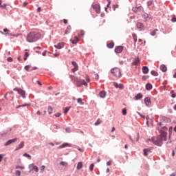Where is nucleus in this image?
<instances>
[{
    "mask_svg": "<svg viewBox=\"0 0 176 176\" xmlns=\"http://www.w3.org/2000/svg\"><path fill=\"white\" fill-rule=\"evenodd\" d=\"M77 102L80 105H84V102H82V99L81 98H78Z\"/></svg>",
    "mask_w": 176,
    "mask_h": 176,
    "instance_id": "7c9ffc66",
    "label": "nucleus"
},
{
    "mask_svg": "<svg viewBox=\"0 0 176 176\" xmlns=\"http://www.w3.org/2000/svg\"><path fill=\"white\" fill-rule=\"evenodd\" d=\"M23 156L25 157L29 158V160L32 159V156L30 155H28V153H24L23 155Z\"/></svg>",
    "mask_w": 176,
    "mask_h": 176,
    "instance_id": "4c0bfd02",
    "label": "nucleus"
},
{
    "mask_svg": "<svg viewBox=\"0 0 176 176\" xmlns=\"http://www.w3.org/2000/svg\"><path fill=\"white\" fill-rule=\"evenodd\" d=\"M132 37H133V41H135L133 45L135 46V43L137 42V35L135 33H133V34H132Z\"/></svg>",
    "mask_w": 176,
    "mask_h": 176,
    "instance_id": "a878e982",
    "label": "nucleus"
},
{
    "mask_svg": "<svg viewBox=\"0 0 176 176\" xmlns=\"http://www.w3.org/2000/svg\"><path fill=\"white\" fill-rule=\"evenodd\" d=\"M60 165L67 166V162H60Z\"/></svg>",
    "mask_w": 176,
    "mask_h": 176,
    "instance_id": "a18cd8bd",
    "label": "nucleus"
},
{
    "mask_svg": "<svg viewBox=\"0 0 176 176\" xmlns=\"http://www.w3.org/2000/svg\"><path fill=\"white\" fill-rule=\"evenodd\" d=\"M85 35V31L84 30H80L79 32H78V36L79 38H82Z\"/></svg>",
    "mask_w": 176,
    "mask_h": 176,
    "instance_id": "bb28decb",
    "label": "nucleus"
},
{
    "mask_svg": "<svg viewBox=\"0 0 176 176\" xmlns=\"http://www.w3.org/2000/svg\"><path fill=\"white\" fill-rule=\"evenodd\" d=\"M0 8H2L3 9H5L6 8V4H1L0 6Z\"/></svg>",
    "mask_w": 176,
    "mask_h": 176,
    "instance_id": "864d4df0",
    "label": "nucleus"
},
{
    "mask_svg": "<svg viewBox=\"0 0 176 176\" xmlns=\"http://www.w3.org/2000/svg\"><path fill=\"white\" fill-rule=\"evenodd\" d=\"M140 63V59L138 57L135 58V60H133V64L135 65H138Z\"/></svg>",
    "mask_w": 176,
    "mask_h": 176,
    "instance_id": "aec40b11",
    "label": "nucleus"
},
{
    "mask_svg": "<svg viewBox=\"0 0 176 176\" xmlns=\"http://www.w3.org/2000/svg\"><path fill=\"white\" fill-rule=\"evenodd\" d=\"M67 19H63V23H65V24H67Z\"/></svg>",
    "mask_w": 176,
    "mask_h": 176,
    "instance_id": "69168bd1",
    "label": "nucleus"
},
{
    "mask_svg": "<svg viewBox=\"0 0 176 176\" xmlns=\"http://www.w3.org/2000/svg\"><path fill=\"white\" fill-rule=\"evenodd\" d=\"M3 158V155H0V162H2Z\"/></svg>",
    "mask_w": 176,
    "mask_h": 176,
    "instance_id": "13d9d810",
    "label": "nucleus"
},
{
    "mask_svg": "<svg viewBox=\"0 0 176 176\" xmlns=\"http://www.w3.org/2000/svg\"><path fill=\"white\" fill-rule=\"evenodd\" d=\"M82 168V162H78L77 165V169L80 170Z\"/></svg>",
    "mask_w": 176,
    "mask_h": 176,
    "instance_id": "72a5a7b5",
    "label": "nucleus"
},
{
    "mask_svg": "<svg viewBox=\"0 0 176 176\" xmlns=\"http://www.w3.org/2000/svg\"><path fill=\"white\" fill-rule=\"evenodd\" d=\"M39 38V34L38 32H30L27 36L28 41L32 43L38 41Z\"/></svg>",
    "mask_w": 176,
    "mask_h": 176,
    "instance_id": "f03ea898",
    "label": "nucleus"
},
{
    "mask_svg": "<svg viewBox=\"0 0 176 176\" xmlns=\"http://www.w3.org/2000/svg\"><path fill=\"white\" fill-rule=\"evenodd\" d=\"M132 10L133 12L138 13L141 12L143 10V8L142 6L134 7L132 8Z\"/></svg>",
    "mask_w": 176,
    "mask_h": 176,
    "instance_id": "1a4fd4ad",
    "label": "nucleus"
},
{
    "mask_svg": "<svg viewBox=\"0 0 176 176\" xmlns=\"http://www.w3.org/2000/svg\"><path fill=\"white\" fill-rule=\"evenodd\" d=\"M3 31L4 32H6V33L10 32V30H8L7 28L3 30Z\"/></svg>",
    "mask_w": 176,
    "mask_h": 176,
    "instance_id": "6e6d98bb",
    "label": "nucleus"
},
{
    "mask_svg": "<svg viewBox=\"0 0 176 176\" xmlns=\"http://www.w3.org/2000/svg\"><path fill=\"white\" fill-rule=\"evenodd\" d=\"M151 89H152V85H151V83H147L146 85V89L149 91Z\"/></svg>",
    "mask_w": 176,
    "mask_h": 176,
    "instance_id": "c756f323",
    "label": "nucleus"
},
{
    "mask_svg": "<svg viewBox=\"0 0 176 176\" xmlns=\"http://www.w3.org/2000/svg\"><path fill=\"white\" fill-rule=\"evenodd\" d=\"M69 109H70L69 107H66V108L65 109L64 113H65V114H67V113L69 112Z\"/></svg>",
    "mask_w": 176,
    "mask_h": 176,
    "instance_id": "49530a36",
    "label": "nucleus"
},
{
    "mask_svg": "<svg viewBox=\"0 0 176 176\" xmlns=\"http://www.w3.org/2000/svg\"><path fill=\"white\" fill-rule=\"evenodd\" d=\"M149 152H151L150 149L144 148V155L148 156V153H149Z\"/></svg>",
    "mask_w": 176,
    "mask_h": 176,
    "instance_id": "c85d7f7f",
    "label": "nucleus"
},
{
    "mask_svg": "<svg viewBox=\"0 0 176 176\" xmlns=\"http://www.w3.org/2000/svg\"><path fill=\"white\" fill-rule=\"evenodd\" d=\"M172 21H173V22H176V18H175V17L173 18V19H172Z\"/></svg>",
    "mask_w": 176,
    "mask_h": 176,
    "instance_id": "338daca9",
    "label": "nucleus"
},
{
    "mask_svg": "<svg viewBox=\"0 0 176 176\" xmlns=\"http://www.w3.org/2000/svg\"><path fill=\"white\" fill-rule=\"evenodd\" d=\"M171 97H172L173 98H176V94H173L172 96H171Z\"/></svg>",
    "mask_w": 176,
    "mask_h": 176,
    "instance_id": "e2e57ef3",
    "label": "nucleus"
},
{
    "mask_svg": "<svg viewBox=\"0 0 176 176\" xmlns=\"http://www.w3.org/2000/svg\"><path fill=\"white\" fill-rule=\"evenodd\" d=\"M111 73L118 78H120L121 77V70L118 67H115L113 69H111Z\"/></svg>",
    "mask_w": 176,
    "mask_h": 176,
    "instance_id": "7ed1b4c3",
    "label": "nucleus"
},
{
    "mask_svg": "<svg viewBox=\"0 0 176 176\" xmlns=\"http://www.w3.org/2000/svg\"><path fill=\"white\" fill-rule=\"evenodd\" d=\"M99 96L101 98H104L106 96V92L104 91H101L99 94Z\"/></svg>",
    "mask_w": 176,
    "mask_h": 176,
    "instance_id": "b1692460",
    "label": "nucleus"
},
{
    "mask_svg": "<svg viewBox=\"0 0 176 176\" xmlns=\"http://www.w3.org/2000/svg\"><path fill=\"white\" fill-rule=\"evenodd\" d=\"M136 27L139 31H142L144 30V25L142 23H138L136 24Z\"/></svg>",
    "mask_w": 176,
    "mask_h": 176,
    "instance_id": "9d476101",
    "label": "nucleus"
},
{
    "mask_svg": "<svg viewBox=\"0 0 176 176\" xmlns=\"http://www.w3.org/2000/svg\"><path fill=\"white\" fill-rule=\"evenodd\" d=\"M28 106H30V104H23L22 105H19L18 107H16V109H19L21 107H28Z\"/></svg>",
    "mask_w": 176,
    "mask_h": 176,
    "instance_id": "79ce46f5",
    "label": "nucleus"
},
{
    "mask_svg": "<svg viewBox=\"0 0 176 176\" xmlns=\"http://www.w3.org/2000/svg\"><path fill=\"white\" fill-rule=\"evenodd\" d=\"M78 66H77V67H74V68L72 69V72H73V73H75L76 71H78Z\"/></svg>",
    "mask_w": 176,
    "mask_h": 176,
    "instance_id": "37998d69",
    "label": "nucleus"
},
{
    "mask_svg": "<svg viewBox=\"0 0 176 176\" xmlns=\"http://www.w3.org/2000/svg\"><path fill=\"white\" fill-rule=\"evenodd\" d=\"M157 31H158L157 30H152V31L151 32V36H155V35H156V32H157Z\"/></svg>",
    "mask_w": 176,
    "mask_h": 176,
    "instance_id": "ea45409f",
    "label": "nucleus"
},
{
    "mask_svg": "<svg viewBox=\"0 0 176 176\" xmlns=\"http://www.w3.org/2000/svg\"><path fill=\"white\" fill-rule=\"evenodd\" d=\"M170 176H176V173H172Z\"/></svg>",
    "mask_w": 176,
    "mask_h": 176,
    "instance_id": "774afa93",
    "label": "nucleus"
},
{
    "mask_svg": "<svg viewBox=\"0 0 176 176\" xmlns=\"http://www.w3.org/2000/svg\"><path fill=\"white\" fill-rule=\"evenodd\" d=\"M60 116H61V113H57L55 114V116H56V118H59Z\"/></svg>",
    "mask_w": 176,
    "mask_h": 176,
    "instance_id": "5fc2aeb1",
    "label": "nucleus"
},
{
    "mask_svg": "<svg viewBox=\"0 0 176 176\" xmlns=\"http://www.w3.org/2000/svg\"><path fill=\"white\" fill-rule=\"evenodd\" d=\"M166 131H167V128L166 126H164L161 130L160 136H158V137H160L162 140H164V141H166V136H167Z\"/></svg>",
    "mask_w": 176,
    "mask_h": 176,
    "instance_id": "39448f33",
    "label": "nucleus"
},
{
    "mask_svg": "<svg viewBox=\"0 0 176 176\" xmlns=\"http://www.w3.org/2000/svg\"><path fill=\"white\" fill-rule=\"evenodd\" d=\"M161 120H162V122H167V123H168V122H170V118H167V117H166V116H162V117H161Z\"/></svg>",
    "mask_w": 176,
    "mask_h": 176,
    "instance_id": "f3484780",
    "label": "nucleus"
},
{
    "mask_svg": "<svg viewBox=\"0 0 176 176\" xmlns=\"http://www.w3.org/2000/svg\"><path fill=\"white\" fill-rule=\"evenodd\" d=\"M111 161H109L107 163V166H111Z\"/></svg>",
    "mask_w": 176,
    "mask_h": 176,
    "instance_id": "680f3d73",
    "label": "nucleus"
},
{
    "mask_svg": "<svg viewBox=\"0 0 176 176\" xmlns=\"http://www.w3.org/2000/svg\"><path fill=\"white\" fill-rule=\"evenodd\" d=\"M142 18L145 21H152V16L151 15H149L148 14H143Z\"/></svg>",
    "mask_w": 176,
    "mask_h": 176,
    "instance_id": "6e6552de",
    "label": "nucleus"
},
{
    "mask_svg": "<svg viewBox=\"0 0 176 176\" xmlns=\"http://www.w3.org/2000/svg\"><path fill=\"white\" fill-rule=\"evenodd\" d=\"M15 175H16V176H21V172H20V170H16L15 171Z\"/></svg>",
    "mask_w": 176,
    "mask_h": 176,
    "instance_id": "c03bdc74",
    "label": "nucleus"
},
{
    "mask_svg": "<svg viewBox=\"0 0 176 176\" xmlns=\"http://www.w3.org/2000/svg\"><path fill=\"white\" fill-rule=\"evenodd\" d=\"M160 70H161L162 72H166V70H167L166 66L165 65H161V66H160Z\"/></svg>",
    "mask_w": 176,
    "mask_h": 176,
    "instance_id": "5701e85b",
    "label": "nucleus"
},
{
    "mask_svg": "<svg viewBox=\"0 0 176 176\" xmlns=\"http://www.w3.org/2000/svg\"><path fill=\"white\" fill-rule=\"evenodd\" d=\"M94 164H91V165H89V170H91L92 172L94 170Z\"/></svg>",
    "mask_w": 176,
    "mask_h": 176,
    "instance_id": "de8ad7c7",
    "label": "nucleus"
},
{
    "mask_svg": "<svg viewBox=\"0 0 176 176\" xmlns=\"http://www.w3.org/2000/svg\"><path fill=\"white\" fill-rule=\"evenodd\" d=\"M70 78L72 79V81L76 84L77 87H81L82 85L87 86V83L85 81V80L78 79L74 76H70Z\"/></svg>",
    "mask_w": 176,
    "mask_h": 176,
    "instance_id": "f257e3e1",
    "label": "nucleus"
},
{
    "mask_svg": "<svg viewBox=\"0 0 176 176\" xmlns=\"http://www.w3.org/2000/svg\"><path fill=\"white\" fill-rule=\"evenodd\" d=\"M163 140H164L162 139L161 136H157V138L153 139V142L157 146H162Z\"/></svg>",
    "mask_w": 176,
    "mask_h": 176,
    "instance_id": "20e7f679",
    "label": "nucleus"
},
{
    "mask_svg": "<svg viewBox=\"0 0 176 176\" xmlns=\"http://www.w3.org/2000/svg\"><path fill=\"white\" fill-rule=\"evenodd\" d=\"M78 41H79V38H78V37H74V39L72 41V43L73 44H76L78 42Z\"/></svg>",
    "mask_w": 176,
    "mask_h": 176,
    "instance_id": "f704fd0d",
    "label": "nucleus"
},
{
    "mask_svg": "<svg viewBox=\"0 0 176 176\" xmlns=\"http://www.w3.org/2000/svg\"><path fill=\"white\" fill-rule=\"evenodd\" d=\"M86 80H87V82H90V78H89V77H87V78H86Z\"/></svg>",
    "mask_w": 176,
    "mask_h": 176,
    "instance_id": "0e129e2a",
    "label": "nucleus"
},
{
    "mask_svg": "<svg viewBox=\"0 0 176 176\" xmlns=\"http://www.w3.org/2000/svg\"><path fill=\"white\" fill-rule=\"evenodd\" d=\"M144 103L146 106H150L151 104V98L150 97H146L144 99Z\"/></svg>",
    "mask_w": 176,
    "mask_h": 176,
    "instance_id": "4468645a",
    "label": "nucleus"
},
{
    "mask_svg": "<svg viewBox=\"0 0 176 176\" xmlns=\"http://www.w3.org/2000/svg\"><path fill=\"white\" fill-rule=\"evenodd\" d=\"M48 113L49 114L53 113V108L51 106L48 107Z\"/></svg>",
    "mask_w": 176,
    "mask_h": 176,
    "instance_id": "c9c22d12",
    "label": "nucleus"
},
{
    "mask_svg": "<svg viewBox=\"0 0 176 176\" xmlns=\"http://www.w3.org/2000/svg\"><path fill=\"white\" fill-rule=\"evenodd\" d=\"M28 56H30V54L28 52H25L24 57H23L24 61L27 60V58H28Z\"/></svg>",
    "mask_w": 176,
    "mask_h": 176,
    "instance_id": "2f4dec72",
    "label": "nucleus"
},
{
    "mask_svg": "<svg viewBox=\"0 0 176 176\" xmlns=\"http://www.w3.org/2000/svg\"><path fill=\"white\" fill-rule=\"evenodd\" d=\"M56 48L60 50L64 47V43H59L57 45H54Z\"/></svg>",
    "mask_w": 176,
    "mask_h": 176,
    "instance_id": "dca6fc26",
    "label": "nucleus"
},
{
    "mask_svg": "<svg viewBox=\"0 0 176 176\" xmlns=\"http://www.w3.org/2000/svg\"><path fill=\"white\" fill-rule=\"evenodd\" d=\"M172 130H173V127L172 126L169 127L168 132L171 133Z\"/></svg>",
    "mask_w": 176,
    "mask_h": 176,
    "instance_id": "052dcab7",
    "label": "nucleus"
},
{
    "mask_svg": "<svg viewBox=\"0 0 176 176\" xmlns=\"http://www.w3.org/2000/svg\"><path fill=\"white\" fill-rule=\"evenodd\" d=\"M67 133H70L71 132V129L69 128H66L65 129Z\"/></svg>",
    "mask_w": 176,
    "mask_h": 176,
    "instance_id": "4d7b16f0",
    "label": "nucleus"
},
{
    "mask_svg": "<svg viewBox=\"0 0 176 176\" xmlns=\"http://www.w3.org/2000/svg\"><path fill=\"white\" fill-rule=\"evenodd\" d=\"M67 146H69V147H71V144H69V143H63L62 145L59 146V148H63L65 147H67Z\"/></svg>",
    "mask_w": 176,
    "mask_h": 176,
    "instance_id": "4be33fe9",
    "label": "nucleus"
},
{
    "mask_svg": "<svg viewBox=\"0 0 176 176\" xmlns=\"http://www.w3.org/2000/svg\"><path fill=\"white\" fill-rule=\"evenodd\" d=\"M151 74L154 76H158V73L155 70L151 71Z\"/></svg>",
    "mask_w": 176,
    "mask_h": 176,
    "instance_id": "a19ab883",
    "label": "nucleus"
},
{
    "mask_svg": "<svg viewBox=\"0 0 176 176\" xmlns=\"http://www.w3.org/2000/svg\"><path fill=\"white\" fill-rule=\"evenodd\" d=\"M29 168H32V170H34L36 173H38L39 171L38 167L35 166L34 164H30Z\"/></svg>",
    "mask_w": 176,
    "mask_h": 176,
    "instance_id": "9b49d317",
    "label": "nucleus"
},
{
    "mask_svg": "<svg viewBox=\"0 0 176 176\" xmlns=\"http://www.w3.org/2000/svg\"><path fill=\"white\" fill-rule=\"evenodd\" d=\"M28 3L27 2L23 3V7H26Z\"/></svg>",
    "mask_w": 176,
    "mask_h": 176,
    "instance_id": "bf43d9fd",
    "label": "nucleus"
},
{
    "mask_svg": "<svg viewBox=\"0 0 176 176\" xmlns=\"http://www.w3.org/2000/svg\"><path fill=\"white\" fill-rule=\"evenodd\" d=\"M15 168L16 169L24 170L25 169V166H16Z\"/></svg>",
    "mask_w": 176,
    "mask_h": 176,
    "instance_id": "58836bf2",
    "label": "nucleus"
},
{
    "mask_svg": "<svg viewBox=\"0 0 176 176\" xmlns=\"http://www.w3.org/2000/svg\"><path fill=\"white\" fill-rule=\"evenodd\" d=\"M107 46L108 48L111 49V48L114 47V43L113 42L109 43L107 44Z\"/></svg>",
    "mask_w": 176,
    "mask_h": 176,
    "instance_id": "cd10ccee",
    "label": "nucleus"
},
{
    "mask_svg": "<svg viewBox=\"0 0 176 176\" xmlns=\"http://www.w3.org/2000/svg\"><path fill=\"white\" fill-rule=\"evenodd\" d=\"M113 85L116 89H122L124 88V85H123L122 83L118 84V82H113Z\"/></svg>",
    "mask_w": 176,
    "mask_h": 176,
    "instance_id": "ddd939ff",
    "label": "nucleus"
},
{
    "mask_svg": "<svg viewBox=\"0 0 176 176\" xmlns=\"http://www.w3.org/2000/svg\"><path fill=\"white\" fill-rule=\"evenodd\" d=\"M45 166L43 165L41 168V173H43V171H45Z\"/></svg>",
    "mask_w": 176,
    "mask_h": 176,
    "instance_id": "09e8293b",
    "label": "nucleus"
},
{
    "mask_svg": "<svg viewBox=\"0 0 176 176\" xmlns=\"http://www.w3.org/2000/svg\"><path fill=\"white\" fill-rule=\"evenodd\" d=\"M92 8L94 10H95L96 14L100 13V6L99 4H93Z\"/></svg>",
    "mask_w": 176,
    "mask_h": 176,
    "instance_id": "0eeeda50",
    "label": "nucleus"
},
{
    "mask_svg": "<svg viewBox=\"0 0 176 176\" xmlns=\"http://www.w3.org/2000/svg\"><path fill=\"white\" fill-rule=\"evenodd\" d=\"M148 71H149V69H148V67L144 66L142 67V72H143L144 74H148Z\"/></svg>",
    "mask_w": 176,
    "mask_h": 176,
    "instance_id": "393cba45",
    "label": "nucleus"
},
{
    "mask_svg": "<svg viewBox=\"0 0 176 176\" xmlns=\"http://www.w3.org/2000/svg\"><path fill=\"white\" fill-rule=\"evenodd\" d=\"M142 98V94H138L135 96V99L136 100H140Z\"/></svg>",
    "mask_w": 176,
    "mask_h": 176,
    "instance_id": "473e14b6",
    "label": "nucleus"
},
{
    "mask_svg": "<svg viewBox=\"0 0 176 176\" xmlns=\"http://www.w3.org/2000/svg\"><path fill=\"white\" fill-rule=\"evenodd\" d=\"M7 61H8V62H12V61H13V59H12V57H8V58H7Z\"/></svg>",
    "mask_w": 176,
    "mask_h": 176,
    "instance_id": "603ef678",
    "label": "nucleus"
},
{
    "mask_svg": "<svg viewBox=\"0 0 176 176\" xmlns=\"http://www.w3.org/2000/svg\"><path fill=\"white\" fill-rule=\"evenodd\" d=\"M102 121H101L100 119H98L97 121L95 122V126H98L100 125Z\"/></svg>",
    "mask_w": 176,
    "mask_h": 176,
    "instance_id": "e433bc0d",
    "label": "nucleus"
},
{
    "mask_svg": "<svg viewBox=\"0 0 176 176\" xmlns=\"http://www.w3.org/2000/svg\"><path fill=\"white\" fill-rule=\"evenodd\" d=\"M17 138H14L12 140H8V142H6L5 143V146H10V144H12V143L14 142H16L17 141Z\"/></svg>",
    "mask_w": 176,
    "mask_h": 176,
    "instance_id": "f8f14e48",
    "label": "nucleus"
},
{
    "mask_svg": "<svg viewBox=\"0 0 176 176\" xmlns=\"http://www.w3.org/2000/svg\"><path fill=\"white\" fill-rule=\"evenodd\" d=\"M71 30H72L71 25L67 26L66 28V30L65 31V35H67L68 34H70Z\"/></svg>",
    "mask_w": 176,
    "mask_h": 176,
    "instance_id": "6ab92c4d",
    "label": "nucleus"
},
{
    "mask_svg": "<svg viewBox=\"0 0 176 176\" xmlns=\"http://www.w3.org/2000/svg\"><path fill=\"white\" fill-rule=\"evenodd\" d=\"M123 50V47L122 46H118L115 49V52L116 54H120Z\"/></svg>",
    "mask_w": 176,
    "mask_h": 176,
    "instance_id": "2eb2a0df",
    "label": "nucleus"
},
{
    "mask_svg": "<svg viewBox=\"0 0 176 176\" xmlns=\"http://www.w3.org/2000/svg\"><path fill=\"white\" fill-rule=\"evenodd\" d=\"M72 65L74 67H76V68L77 67H78V65H77V63H76V62H74V61H73V62L72 63Z\"/></svg>",
    "mask_w": 176,
    "mask_h": 176,
    "instance_id": "8fccbe9b",
    "label": "nucleus"
},
{
    "mask_svg": "<svg viewBox=\"0 0 176 176\" xmlns=\"http://www.w3.org/2000/svg\"><path fill=\"white\" fill-rule=\"evenodd\" d=\"M24 144H25L24 142H21L20 144L19 145V147L15 148V151H19L21 148H23L24 147V145H25Z\"/></svg>",
    "mask_w": 176,
    "mask_h": 176,
    "instance_id": "412c9836",
    "label": "nucleus"
},
{
    "mask_svg": "<svg viewBox=\"0 0 176 176\" xmlns=\"http://www.w3.org/2000/svg\"><path fill=\"white\" fill-rule=\"evenodd\" d=\"M24 69L28 71V72H30V71H33L36 69V67L32 68L31 69V66L30 65H26L25 66Z\"/></svg>",
    "mask_w": 176,
    "mask_h": 176,
    "instance_id": "a211bd4d",
    "label": "nucleus"
},
{
    "mask_svg": "<svg viewBox=\"0 0 176 176\" xmlns=\"http://www.w3.org/2000/svg\"><path fill=\"white\" fill-rule=\"evenodd\" d=\"M14 91L18 92V94L19 95H21V96L23 98H25V91H24L23 89H19V88H15V89H14Z\"/></svg>",
    "mask_w": 176,
    "mask_h": 176,
    "instance_id": "423d86ee",
    "label": "nucleus"
},
{
    "mask_svg": "<svg viewBox=\"0 0 176 176\" xmlns=\"http://www.w3.org/2000/svg\"><path fill=\"white\" fill-rule=\"evenodd\" d=\"M122 114H123L124 116H126V109H122Z\"/></svg>",
    "mask_w": 176,
    "mask_h": 176,
    "instance_id": "3c124183",
    "label": "nucleus"
}]
</instances>
